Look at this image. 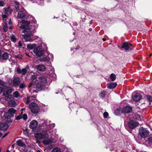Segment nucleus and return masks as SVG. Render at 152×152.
Returning a JSON list of instances; mask_svg holds the SVG:
<instances>
[{"label": "nucleus", "instance_id": "46", "mask_svg": "<svg viewBox=\"0 0 152 152\" xmlns=\"http://www.w3.org/2000/svg\"><path fill=\"white\" fill-rule=\"evenodd\" d=\"M147 99V101L149 102H150L151 100V97L150 96H146Z\"/></svg>", "mask_w": 152, "mask_h": 152}, {"label": "nucleus", "instance_id": "5", "mask_svg": "<svg viewBox=\"0 0 152 152\" xmlns=\"http://www.w3.org/2000/svg\"><path fill=\"white\" fill-rule=\"evenodd\" d=\"M29 107L31 112L34 113H37L39 111L38 105L35 102H31L29 104Z\"/></svg>", "mask_w": 152, "mask_h": 152}, {"label": "nucleus", "instance_id": "25", "mask_svg": "<svg viewBox=\"0 0 152 152\" xmlns=\"http://www.w3.org/2000/svg\"><path fill=\"white\" fill-rule=\"evenodd\" d=\"M117 84L115 83H110L108 84V87L110 89L115 88Z\"/></svg>", "mask_w": 152, "mask_h": 152}, {"label": "nucleus", "instance_id": "26", "mask_svg": "<svg viewBox=\"0 0 152 152\" xmlns=\"http://www.w3.org/2000/svg\"><path fill=\"white\" fill-rule=\"evenodd\" d=\"M3 27L4 31L6 32L8 30V26L7 24V21L6 20L5 22H3Z\"/></svg>", "mask_w": 152, "mask_h": 152}, {"label": "nucleus", "instance_id": "7", "mask_svg": "<svg viewBox=\"0 0 152 152\" xmlns=\"http://www.w3.org/2000/svg\"><path fill=\"white\" fill-rule=\"evenodd\" d=\"M139 133L140 136L142 138L148 137L149 134V131L143 127H141L139 130Z\"/></svg>", "mask_w": 152, "mask_h": 152}, {"label": "nucleus", "instance_id": "33", "mask_svg": "<svg viewBox=\"0 0 152 152\" xmlns=\"http://www.w3.org/2000/svg\"><path fill=\"white\" fill-rule=\"evenodd\" d=\"M10 38L11 40L14 42H15L16 41V37L13 34H11L10 35Z\"/></svg>", "mask_w": 152, "mask_h": 152}, {"label": "nucleus", "instance_id": "54", "mask_svg": "<svg viewBox=\"0 0 152 152\" xmlns=\"http://www.w3.org/2000/svg\"><path fill=\"white\" fill-rule=\"evenodd\" d=\"M2 136V134L0 132V137H1Z\"/></svg>", "mask_w": 152, "mask_h": 152}, {"label": "nucleus", "instance_id": "21", "mask_svg": "<svg viewBox=\"0 0 152 152\" xmlns=\"http://www.w3.org/2000/svg\"><path fill=\"white\" fill-rule=\"evenodd\" d=\"M36 99V96L35 95L31 96L30 97H28L27 98V100L26 102V104H28L30 102L32 101L33 100L35 99Z\"/></svg>", "mask_w": 152, "mask_h": 152}, {"label": "nucleus", "instance_id": "50", "mask_svg": "<svg viewBox=\"0 0 152 152\" xmlns=\"http://www.w3.org/2000/svg\"><path fill=\"white\" fill-rule=\"evenodd\" d=\"M25 87V85L24 83H22L21 84L20 86V88H23Z\"/></svg>", "mask_w": 152, "mask_h": 152}, {"label": "nucleus", "instance_id": "44", "mask_svg": "<svg viewBox=\"0 0 152 152\" xmlns=\"http://www.w3.org/2000/svg\"><path fill=\"white\" fill-rule=\"evenodd\" d=\"M108 116V113L107 112H105L103 113V116L104 118H106Z\"/></svg>", "mask_w": 152, "mask_h": 152}, {"label": "nucleus", "instance_id": "39", "mask_svg": "<svg viewBox=\"0 0 152 152\" xmlns=\"http://www.w3.org/2000/svg\"><path fill=\"white\" fill-rule=\"evenodd\" d=\"M36 78L37 79V76L36 75H34L31 76V79L32 80H34Z\"/></svg>", "mask_w": 152, "mask_h": 152}, {"label": "nucleus", "instance_id": "16", "mask_svg": "<svg viewBox=\"0 0 152 152\" xmlns=\"http://www.w3.org/2000/svg\"><path fill=\"white\" fill-rule=\"evenodd\" d=\"M132 111V107L129 106H126L124 107L122 110V112L125 113H128Z\"/></svg>", "mask_w": 152, "mask_h": 152}, {"label": "nucleus", "instance_id": "8", "mask_svg": "<svg viewBox=\"0 0 152 152\" xmlns=\"http://www.w3.org/2000/svg\"><path fill=\"white\" fill-rule=\"evenodd\" d=\"M41 122L43 126H46L48 130L52 129L55 126L54 124H51V122L50 121L46 120L44 121L43 120H42Z\"/></svg>", "mask_w": 152, "mask_h": 152}, {"label": "nucleus", "instance_id": "32", "mask_svg": "<svg viewBox=\"0 0 152 152\" xmlns=\"http://www.w3.org/2000/svg\"><path fill=\"white\" fill-rule=\"evenodd\" d=\"M49 57L48 56H47L45 57H44L43 58H41L40 60V61L41 62L47 61H49Z\"/></svg>", "mask_w": 152, "mask_h": 152}, {"label": "nucleus", "instance_id": "59", "mask_svg": "<svg viewBox=\"0 0 152 152\" xmlns=\"http://www.w3.org/2000/svg\"><path fill=\"white\" fill-rule=\"evenodd\" d=\"M152 56V54H150V56Z\"/></svg>", "mask_w": 152, "mask_h": 152}, {"label": "nucleus", "instance_id": "52", "mask_svg": "<svg viewBox=\"0 0 152 152\" xmlns=\"http://www.w3.org/2000/svg\"><path fill=\"white\" fill-rule=\"evenodd\" d=\"M8 133H9V132L5 133L2 136V137L3 138H4V137H5V136H6L7 135V134H8Z\"/></svg>", "mask_w": 152, "mask_h": 152}, {"label": "nucleus", "instance_id": "17", "mask_svg": "<svg viewBox=\"0 0 152 152\" xmlns=\"http://www.w3.org/2000/svg\"><path fill=\"white\" fill-rule=\"evenodd\" d=\"M38 125V123L37 121L34 120L31 121L29 125V127L32 129H35Z\"/></svg>", "mask_w": 152, "mask_h": 152}, {"label": "nucleus", "instance_id": "20", "mask_svg": "<svg viewBox=\"0 0 152 152\" xmlns=\"http://www.w3.org/2000/svg\"><path fill=\"white\" fill-rule=\"evenodd\" d=\"M132 45L130 44H129L128 42H125L122 45V47L124 48L126 50H128L129 48L132 49L131 47Z\"/></svg>", "mask_w": 152, "mask_h": 152}, {"label": "nucleus", "instance_id": "58", "mask_svg": "<svg viewBox=\"0 0 152 152\" xmlns=\"http://www.w3.org/2000/svg\"><path fill=\"white\" fill-rule=\"evenodd\" d=\"M6 152H10L9 150H7Z\"/></svg>", "mask_w": 152, "mask_h": 152}, {"label": "nucleus", "instance_id": "38", "mask_svg": "<svg viewBox=\"0 0 152 152\" xmlns=\"http://www.w3.org/2000/svg\"><path fill=\"white\" fill-rule=\"evenodd\" d=\"M27 72V70L26 69H22L21 73L22 75H24L26 74Z\"/></svg>", "mask_w": 152, "mask_h": 152}, {"label": "nucleus", "instance_id": "60", "mask_svg": "<svg viewBox=\"0 0 152 152\" xmlns=\"http://www.w3.org/2000/svg\"><path fill=\"white\" fill-rule=\"evenodd\" d=\"M41 2H43V0H41Z\"/></svg>", "mask_w": 152, "mask_h": 152}, {"label": "nucleus", "instance_id": "1", "mask_svg": "<svg viewBox=\"0 0 152 152\" xmlns=\"http://www.w3.org/2000/svg\"><path fill=\"white\" fill-rule=\"evenodd\" d=\"M30 23L26 20H22L18 22V26L20 29H23L21 33L22 37H23L24 41H30L32 40L30 38L31 35V32L30 30L28 29L29 25Z\"/></svg>", "mask_w": 152, "mask_h": 152}, {"label": "nucleus", "instance_id": "41", "mask_svg": "<svg viewBox=\"0 0 152 152\" xmlns=\"http://www.w3.org/2000/svg\"><path fill=\"white\" fill-rule=\"evenodd\" d=\"M134 118L138 120H139L140 118V116L138 114H136L134 116Z\"/></svg>", "mask_w": 152, "mask_h": 152}, {"label": "nucleus", "instance_id": "45", "mask_svg": "<svg viewBox=\"0 0 152 152\" xmlns=\"http://www.w3.org/2000/svg\"><path fill=\"white\" fill-rule=\"evenodd\" d=\"M48 145H49L47 147V148L49 150L52 149L53 146V145L50 144Z\"/></svg>", "mask_w": 152, "mask_h": 152}, {"label": "nucleus", "instance_id": "30", "mask_svg": "<svg viewBox=\"0 0 152 152\" xmlns=\"http://www.w3.org/2000/svg\"><path fill=\"white\" fill-rule=\"evenodd\" d=\"M52 152H61L60 148L58 147H56L53 149Z\"/></svg>", "mask_w": 152, "mask_h": 152}, {"label": "nucleus", "instance_id": "24", "mask_svg": "<svg viewBox=\"0 0 152 152\" xmlns=\"http://www.w3.org/2000/svg\"><path fill=\"white\" fill-rule=\"evenodd\" d=\"M13 4L14 5L15 8L17 11L19 10L20 9V5L19 2H17L15 1H13Z\"/></svg>", "mask_w": 152, "mask_h": 152}, {"label": "nucleus", "instance_id": "22", "mask_svg": "<svg viewBox=\"0 0 152 152\" xmlns=\"http://www.w3.org/2000/svg\"><path fill=\"white\" fill-rule=\"evenodd\" d=\"M10 94H9L8 95L5 96V97H4L5 99L8 102L11 100H13L14 99V98L13 96L11 95H9Z\"/></svg>", "mask_w": 152, "mask_h": 152}, {"label": "nucleus", "instance_id": "56", "mask_svg": "<svg viewBox=\"0 0 152 152\" xmlns=\"http://www.w3.org/2000/svg\"><path fill=\"white\" fill-rule=\"evenodd\" d=\"M1 50H0V56L1 55Z\"/></svg>", "mask_w": 152, "mask_h": 152}, {"label": "nucleus", "instance_id": "51", "mask_svg": "<svg viewBox=\"0 0 152 152\" xmlns=\"http://www.w3.org/2000/svg\"><path fill=\"white\" fill-rule=\"evenodd\" d=\"M18 45H19L20 46H22V44L21 42L19 41L18 43Z\"/></svg>", "mask_w": 152, "mask_h": 152}, {"label": "nucleus", "instance_id": "34", "mask_svg": "<svg viewBox=\"0 0 152 152\" xmlns=\"http://www.w3.org/2000/svg\"><path fill=\"white\" fill-rule=\"evenodd\" d=\"M106 92L105 91H103L99 95V96L100 97L103 98L104 97Z\"/></svg>", "mask_w": 152, "mask_h": 152}, {"label": "nucleus", "instance_id": "35", "mask_svg": "<svg viewBox=\"0 0 152 152\" xmlns=\"http://www.w3.org/2000/svg\"><path fill=\"white\" fill-rule=\"evenodd\" d=\"M13 95L14 97L16 98H17L19 96L20 94L18 91H17L14 92Z\"/></svg>", "mask_w": 152, "mask_h": 152}, {"label": "nucleus", "instance_id": "6", "mask_svg": "<svg viewBox=\"0 0 152 152\" xmlns=\"http://www.w3.org/2000/svg\"><path fill=\"white\" fill-rule=\"evenodd\" d=\"M16 112L15 110L12 108H11L8 110L7 112L4 113V117L5 118L10 119L14 116V114Z\"/></svg>", "mask_w": 152, "mask_h": 152}, {"label": "nucleus", "instance_id": "9", "mask_svg": "<svg viewBox=\"0 0 152 152\" xmlns=\"http://www.w3.org/2000/svg\"><path fill=\"white\" fill-rule=\"evenodd\" d=\"M7 9V8H4L3 10L2 17L3 22H5L8 19V16L10 14Z\"/></svg>", "mask_w": 152, "mask_h": 152}, {"label": "nucleus", "instance_id": "19", "mask_svg": "<svg viewBox=\"0 0 152 152\" xmlns=\"http://www.w3.org/2000/svg\"><path fill=\"white\" fill-rule=\"evenodd\" d=\"M54 139L51 138L49 140H44L42 141L43 143L45 145H48L53 142Z\"/></svg>", "mask_w": 152, "mask_h": 152}, {"label": "nucleus", "instance_id": "36", "mask_svg": "<svg viewBox=\"0 0 152 152\" xmlns=\"http://www.w3.org/2000/svg\"><path fill=\"white\" fill-rule=\"evenodd\" d=\"M114 113L116 115L120 114L121 113V110L119 109L116 110L114 111Z\"/></svg>", "mask_w": 152, "mask_h": 152}, {"label": "nucleus", "instance_id": "62", "mask_svg": "<svg viewBox=\"0 0 152 152\" xmlns=\"http://www.w3.org/2000/svg\"><path fill=\"white\" fill-rule=\"evenodd\" d=\"M26 152H30V151H26Z\"/></svg>", "mask_w": 152, "mask_h": 152}, {"label": "nucleus", "instance_id": "15", "mask_svg": "<svg viewBox=\"0 0 152 152\" xmlns=\"http://www.w3.org/2000/svg\"><path fill=\"white\" fill-rule=\"evenodd\" d=\"M8 125L7 123L2 122L0 123V129L2 131H4L7 129Z\"/></svg>", "mask_w": 152, "mask_h": 152}, {"label": "nucleus", "instance_id": "3", "mask_svg": "<svg viewBox=\"0 0 152 152\" xmlns=\"http://www.w3.org/2000/svg\"><path fill=\"white\" fill-rule=\"evenodd\" d=\"M3 84V82L0 80V85H1ZM12 91V90L11 88L0 86V94L3 92V96H5L9 94H10Z\"/></svg>", "mask_w": 152, "mask_h": 152}, {"label": "nucleus", "instance_id": "13", "mask_svg": "<svg viewBox=\"0 0 152 152\" xmlns=\"http://www.w3.org/2000/svg\"><path fill=\"white\" fill-rule=\"evenodd\" d=\"M26 12L22 11H19L18 13L17 18V19H23L26 17Z\"/></svg>", "mask_w": 152, "mask_h": 152}, {"label": "nucleus", "instance_id": "18", "mask_svg": "<svg viewBox=\"0 0 152 152\" xmlns=\"http://www.w3.org/2000/svg\"><path fill=\"white\" fill-rule=\"evenodd\" d=\"M20 82V80L18 77H15L13 80V84L15 86L18 85Z\"/></svg>", "mask_w": 152, "mask_h": 152}, {"label": "nucleus", "instance_id": "12", "mask_svg": "<svg viewBox=\"0 0 152 152\" xmlns=\"http://www.w3.org/2000/svg\"><path fill=\"white\" fill-rule=\"evenodd\" d=\"M142 98V95L139 93H136L132 96L133 100L135 102L139 101Z\"/></svg>", "mask_w": 152, "mask_h": 152}, {"label": "nucleus", "instance_id": "53", "mask_svg": "<svg viewBox=\"0 0 152 152\" xmlns=\"http://www.w3.org/2000/svg\"><path fill=\"white\" fill-rule=\"evenodd\" d=\"M16 57L18 58H21L22 57L21 56H20L19 55H18Z\"/></svg>", "mask_w": 152, "mask_h": 152}, {"label": "nucleus", "instance_id": "37", "mask_svg": "<svg viewBox=\"0 0 152 152\" xmlns=\"http://www.w3.org/2000/svg\"><path fill=\"white\" fill-rule=\"evenodd\" d=\"M22 118V114H20L18 115L16 118V120H20Z\"/></svg>", "mask_w": 152, "mask_h": 152}, {"label": "nucleus", "instance_id": "2", "mask_svg": "<svg viewBox=\"0 0 152 152\" xmlns=\"http://www.w3.org/2000/svg\"><path fill=\"white\" fill-rule=\"evenodd\" d=\"M47 82L46 78L42 76H39L34 82L31 81L28 85L30 88L32 86L34 88H36L40 90H44L45 88V84Z\"/></svg>", "mask_w": 152, "mask_h": 152}, {"label": "nucleus", "instance_id": "31", "mask_svg": "<svg viewBox=\"0 0 152 152\" xmlns=\"http://www.w3.org/2000/svg\"><path fill=\"white\" fill-rule=\"evenodd\" d=\"M110 77L111 80L113 81H114L116 78L115 75L113 73H112L110 75Z\"/></svg>", "mask_w": 152, "mask_h": 152}, {"label": "nucleus", "instance_id": "28", "mask_svg": "<svg viewBox=\"0 0 152 152\" xmlns=\"http://www.w3.org/2000/svg\"><path fill=\"white\" fill-rule=\"evenodd\" d=\"M1 57L4 60H7L9 58V55L7 53H4L2 54Z\"/></svg>", "mask_w": 152, "mask_h": 152}, {"label": "nucleus", "instance_id": "64", "mask_svg": "<svg viewBox=\"0 0 152 152\" xmlns=\"http://www.w3.org/2000/svg\"><path fill=\"white\" fill-rule=\"evenodd\" d=\"M1 151V149L0 148V152Z\"/></svg>", "mask_w": 152, "mask_h": 152}, {"label": "nucleus", "instance_id": "57", "mask_svg": "<svg viewBox=\"0 0 152 152\" xmlns=\"http://www.w3.org/2000/svg\"><path fill=\"white\" fill-rule=\"evenodd\" d=\"M10 29H12V27L11 26H10Z\"/></svg>", "mask_w": 152, "mask_h": 152}, {"label": "nucleus", "instance_id": "4", "mask_svg": "<svg viewBox=\"0 0 152 152\" xmlns=\"http://www.w3.org/2000/svg\"><path fill=\"white\" fill-rule=\"evenodd\" d=\"M34 137L36 138V142L38 143H40L39 140L46 139L49 138V135L47 133L42 134L41 133H36L34 135Z\"/></svg>", "mask_w": 152, "mask_h": 152}, {"label": "nucleus", "instance_id": "14", "mask_svg": "<svg viewBox=\"0 0 152 152\" xmlns=\"http://www.w3.org/2000/svg\"><path fill=\"white\" fill-rule=\"evenodd\" d=\"M138 124V123L134 121L130 120L128 123L129 127L131 129H133L136 127Z\"/></svg>", "mask_w": 152, "mask_h": 152}, {"label": "nucleus", "instance_id": "11", "mask_svg": "<svg viewBox=\"0 0 152 152\" xmlns=\"http://www.w3.org/2000/svg\"><path fill=\"white\" fill-rule=\"evenodd\" d=\"M34 67L39 72H44L46 70L45 66L42 64L36 65Z\"/></svg>", "mask_w": 152, "mask_h": 152}, {"label": "nucleus", "instance_id": "29", "mask_svg": "<svg viewBox=\"0 0 152 152\" xmlns=\"http://www.w3.org/2000/svg\"><path fill=\"white\" fill-rule=\"evenodd\" d=\"M36 46V44H28L27 47L28 49L31 50L35 48Z\"/></svg>", "mask_w": 152, "mask_h": 152}, {"label": "nucleus", "instance_id": "40", "mask_svg": "<svg viewBox=\"0 0 152 152\" xmlns=\"http://www.w3.org/2000/svg\"><path fill=\"white\" fill-rule=\"evenodd\" d=\"M8 9L7 10L9 11V13L10 15L11 14L13 11V10L12 8H10V7L7 8Z\"/></svg>", "mask_w": 152, "mask_h": 152}, {"label": "nucleus", "instance_id": "23", "mask_svg": "<svg viewBox=\"0 0 152 152\" xmlns=\"http://www.w3.org/2000/svg\"><path fill=\"white\" fill-rule=\"evenodd\" d=\"M16 143L17 145L20 146L24 147L26 146V145L24 142L22 140H18L16 142Z\"/></svg>", "mask_w": 152, "mask_h": 152}, {"label": "nucleus", "instance_id": "48", "mask_svg": "<svg viewBox=\"0 0 152 152\" xmlns=\"http://www.w3.org/2000/svg\"><path fill=\"white\" fill-rule=\"evenodd\" d=\"M17 72L19 73H21L22 69L19 68H18L17 69Z\"/></svg>", "mask_w": 152, "mask_h": 152}, {"label": "nucleus", "instance_id": "43", "mask_svg": "<svg viewBox=\"0 0 152 152\" xmlns=\"http://www.w3.org/2000/svg\"><path fill=\"white\" fill-rule=\"evenodd\" d=\"M22 118H23V119L24 120H27V115L25 114H23V115H22Z\"/></svg>", "mask_w": 152, "mask_h": 152}, {"label": "nucleus", "instance_id": "42", "mask_svg": "<svg viewBox=\"0 0 152 152\" xmlns=\"http://www.w3.org/2000/svg\"><path fill=\"white\" fill-rule=\"evenodd\" d=\"M148 142L149 144L152 145V137H150L148 138Z\"/></svg>", "mask_w": 152, "mask_h": 152}, {"label": "nucleus", "instance_id": "10", "mask_svg": "<svg viewBox=\"0 0 152 152\" xmlns=\"http://www.w3.org/2000/svg\"><path fill=\"white\" fill-rule=\"evenodd\" d=\"M39 48L37 47L34 50L33 52L37 56H43L44 54V51L43 50H39Z\"/></svg>", "mask_w": 152, "mask_h": 152}, {"label": "nucleus", "instance_id": "47", "mask_svg": "<svg viewBox=\"0 0 152 152\" xmlns=\"http://www.w3.org/2000/svg\"><path fill=\"white\" fill-rule=\"evenodd\" d=\"M4 5V1H0V6L3 7Z\"/></svg>", "mask_w": 152, "mask_h": 152}, {"label": "nucleus", "instance_id": "63", "mask_svg": "<svg viewBox=\"0 0 152 152\" xmlns=\"http://www.w3.org/2000/svg\"><path fill=\"white\" fill-rule=\"evenodd\" d=\"M103 39L104 40V41H105V39Z\"/></svg>", "mask_w": 152, "mask_h": 152}, {"label": "nucleus", "instance_id": "55", "mask_svg": "<svg viewBox=\"0 0 152 152\" xmlns=\"http://www.w3.org/2000/svg\"><path fill=\"white\" fill-rule=\"evenodd\" d=\"M37 152H41V151L38 150L37 151Z\"/></svg>", "mask_w": 152, "mask_h": 152}, {"label": "nucleus", "instance_id": "49", "mask_svg": "<svg viewBox=\"0 0 152 152\" xmlns=\"http://www.w3.org/2000/svg\"><path fill=\"white\" fill-rule=\"evenodd\" d=\"M7 22L8 21L9 22L8 23H9V25H11L12 23V21H11V19L10 18L9 19V18H8V19H7Z\"/></svg>", "mask_w": 152, "mask_h": 152}, {"label": "nucleus", "instance_id": "27", "mask_svg": "<svg viewBox=\"0 0 152 152\" xmlns=\"http://www.w3.org/2000/svg\"><path fill=\"white\" fill-rule=\"evenodd\" d=\"M8 104L10 107L14 106L15 105L16 102L13 100H12L8 102Z\"/></svg>", "mask_w": 152, "mask_h": 152}, {"label": "nucleus", "instance_id": "61", "mask_svg": "<svg viewBox=\"0 0 152 152\" xmlns=\"http://www.w3.org/2000/svg\"><path fill=\"white\" fill-rule=\"evenodd\" d=\"M53 134H52V135H50V136H51V137H52V136H53Z\"/></svg>", "mask_w": 152, "mask_h": 152}]
</instances>
